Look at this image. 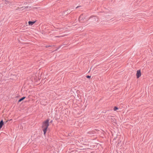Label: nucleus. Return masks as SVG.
Instances as JSON below:
<instances>
[{"label": "nucleus", "instance_id": "1", "mask_svg": "<svg viewBox=\"0 0 153 153\" xmlns=\"http://www.w3.org/2000/svg\"><path fill=\"white\" fill-rule=\"evenodd\" d=\"M49 125V120H48L45 121L42 123V128L44 134V135H45L46 133Z\"/></svg>", "mask_w": 153, "mask_h": 153}, {"label": "nucleus", "instance_id": "2", "mask_svg": "<svg viewBox=\"0 0 153 153\" xmlns=\"http://www.w3.org/2000/svg\"><path fill=\"white\" fill-rule=\"evenodd\" d=\"M136 76L137 78H138L141 76V73L140 70H138L137 71Z\"/></svg>", "mask_w": 153, "mask_h": 153}, {"label": "nucleus", "instance_id": "3", "mask_svg": "<svg viewBox=\"0 0 153 153\" xmlns=\"http://www.w3.org/2000/svg\"><path fill=\"white\" fill-rule=\"evenodd\" d=\"M35 22H36L35 21H34V22L29 21L28 22V24L30 25L31 26V25H33L35 23Z\"/></svg>", "mask_w": 153, "mask_h": 153}, {"label": "nucleus", "instance_id": "4", "mask_svg": "<svg viewBox=\"0 0 153 153\" xmlns=\"http://www.w3.org/2000/svg\"><path fill=\"white\" fill-rule=\"evenodd\" d=\"M4 124V123L3 120H1L0 122V129L2 127Z\"/></svg>", "mask_w": 153, "mask_h": 153}, {"label": "nucleus", "instance_id": "5", "mask_svg": "<svg viewBox=\"0 0 153 153\" xmlns=\"http://www.w3.org/2000/svg\"><path fill=\"white\" fill-rule=\"evenodd\" d=\"M83 17V15H81L79 18V21H81L83 20V19H82Z\"/></svg>", "mask_w": 153, "mask_h": 153}, {"label": "nucleus", "instance_id": "6", "mask_svg": "<svg viewBox=\"0 0 153 153\" xmlns=\"http://www.w3.org/2000/svg\"><path fill=\"white\" fill-rule=\"evenodd\" d=\"M25 98V97H23L22 98L20 99L19 100V102H21L23 100H24Z\"/></svg>", "mask_w": 153, "mask_h": 153}, {"label": "nucleus", "instance_id": "7", "mask_svg": "<svg viewBox=\"0 0 153 153\" xmlns=\"http://www.w3.org/2000/svg\"><path fill=\"white\" fill-rule=\"evenodd\" d=\"M118 108L116 106L114 107V111H116L117 110H118Z\"/></svg>", "mask_w": 153, "mask_h": 153}, {"label": "nucleus", "instance_id": "8", "mask_svg": "<svg viewBox=\"0 0 153 153\" xmlns=\"http://www.w3.org/2000/svg\"><path fill=\"white\" fill-rule=\"evenodd\" d=\"M86 77L87 78H90L91 77V76H87Z\"/></svg>", "mask_w": 153, "mask_h": 153}, {"label": "nucleus", "instance_id": "9", "mask_svg": "<svg viewBox=\"0 0 153 153\" xmlns=\"http://www.w3.org/2000/svg\"><path fill=\"white\" fill-rule=\"evenodd\" d=\"M24 8V7H22L21 8V9H22V10H23V8Z\"/></svg>", "mask_w": 153, "mask_h": 153}]
</instances>
